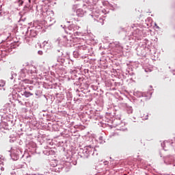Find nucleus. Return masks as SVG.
<instances>
[{
  "mask_svg": "<svg viewBox=\"0 0 175 175\" xmlns=\"http://www.w3.org/2000/svg\"><path fill=\"white\" fill-rule=\"evenodd\" d=\"M32 95H33V94H32L29 92H24V96H25V98H29V96H32Z\"/></svg>",
  "mask_w": 175,
  "mask_h": 175,
  "instance_id": "f257e3e1",
  "label": "nucleus"
},
{
  "mask_svg": "<svg viewBox=\"0 0 175 175\" xmlns=\"http://www.w3.org/2000/svg\"><path fill=\"white\" fill-rule=\"evenodd\" d=\"M79 12H81V10H78L77 11V14L78 17H83V14H79Z\"/></svg>",
  "mask_w": 175,
  "mask_h": 175,
  "instance_id": "f03ea898",
  "label": "nucleus"
},
{
  "mask_svg": "<svg viewBox=\"0 0 175 175\" xmlns=\"http://www.w3.org/2000/svg\"><path fill=\"white\" fill-rule=\"evenodd\" d=\"M18 2L21 5H23V3H24V1H23V0H19Z\"/></svg>",
  "mask_w": 175,
  "mask_h": 175,
  "instance_id": "7ed1b4c3",
  "label": "nucleus"
},
{
  "mask_svg": "<svg viewBox=\"0 0 175 175\" xmlns=\"http://www.w3.org/2000/svg\"><path fill=\"white\" fill-rule=\"evenodd\" d=\"M0 87H5V83H2V84H0Z\"/></svg>",
  "mask_w": 175,
  "mask_h": 175,
  "instance_id": "20e7f679",
  "label": "nucleus"
},
{
  "mask_svg": "<svg viewBox=\"0 0 175 175\" xmlns=\"http://www.w3.org/2000/svg\"><path fill=\"white\" fill-rule=\"evenodd\" d=\"M40 54L42 55V52H40Z\"/></svg>",
  "mask_w": 175,
  "mask_h": 175,
  "instance_id": "39448f33",
  "label": "nucleus"
}]
</instances>
